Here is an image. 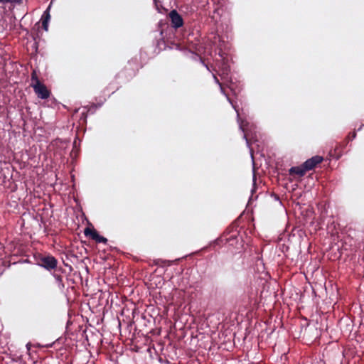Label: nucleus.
<instances>
[{"label": "nucleus", "instance_id": "2", "mask_svg": "<svg viewBox=\"0 0 364 364\" xmlns=\"http://www.w3.org/2000/svg\"><path fill=\"white\" fill-rule=\"evenodd\" d=\"M36 95L41 99H48L50 97V91L48 90L46 86L42 82L37 84H31Z\"/></svg>", "mask_w": 364, "mask_h": 364}, {"label": "nucleus", "instance_id": "13", "mask_svg": "<svg viewBox=\"0 0 364 364\" xmlns=\"http://www.w3.org/2000/svg\"><path fill=\"white\" fill-rule=\"evenodd\" d=\"M214 78H215V82H216L218 84H219V85H220V88H221V90L223 91V87H222V84L219 82L218 79L215 76H214Z\"/></svg>", "mask_w": 364, "mask_h": 364}, {"label": "nucleus", "instance_id": "6", "mask_svg": "<svg viewBox=\"0 0 364 364\" xmlns=\"http://www.w3.org/2000/svg\"><path fill=\"white\" fill-rule=\"evenodd\" d=\"M289 175L292 176H298L299 177L304 176L306 173L303 164L301 166L291 167L289 171Z\"/></svg>", "mask_w": 364, "mask_h": 364}, {"label": "nucleus", "instance_id": "5", "mask_svg": "<svg viewBox=\"0 0 364 364\" xmlns=\"http://www.w3.org/2000/svg\"><path fill=\"white\" fill-rule=\"evenodd\" d=\"M323 160V158L320 156H314L311 159L306 160L303 166H304L306 171L314 169L318 164H321Z\"/></svg>", "mask_w": 364, "mask_h": 364}, {"label": "nucleus", "instance_id": "7", "mask_svg": "<svg viewBox=\"0 0 364 364\" xmlns=\"http://www.w3.org/2000/svg\"><path fill=\"white\" fill-rule=\"evenodd\" d=\"M53 277L56 280L58 288L60 289H64L65 286H64V283L63 281V277L60 274H54Z\"/></svg>", "mask_w": 364, "mask_h": 364}, {"label": "nucleus", "instance_id": "3", "mask_svg": "<svg viewBox=\"0 0 364 364\" xmlns=\"http://www.w3.org/2000/svg\"><path fill=\"white\" fill-rule=\"evenodd\" d=\"M84 234L86 237H90L92 240H95L96 242H102L106 244L107 242V239L103 236H101L98 234V232L95 229H91L90 228H86L84 230Z\"/></svg>", "mask_w": 364, "mask_h": 364}, {"label": "nucleus", "instance_id": "17", "mask_svg": "<svg viewBox=\"0 0 364 364\" xmlns=\"http://www.w3.org/2000/svg\"><path fill=\"white\" fill-rule=\"evenodd\" d=\"M154 1H155V4H157V1H156V0H154Z\"/></svg>", "mask_w": 364, "mask_h": 364}, {"label": "nucleus", "instance_id": "4", "mask_svg": "<svg viewBox=\"0 0 364 364\" xmlns=\"http://www.w3.org/2000/svg\"><path fill=\"white\" fill-rule=\"evenodd\" d=\"M168 17L173 28H178L183 25V19L176 10L171 11L168 14Z\"/></svg>", "mask_w": 364, "mask_h": 364}, {"label": "nucleus", "instance_id": "16", "mask_svg": "<svg viewBox=\"0 0 364 364\" xmlns=\"http://www.w3.org/2000/svg\"><path fill=\"white\" fill-rule=\"evenodd\" d=\"M244 138L246 139L247 143L248 144V140H247V136H246V134H244Z\"/></svg>", "mask_w": 364, "mask_h": 364}, {"label": "nucleus", "instance_id": "9", "mask_svg": "<svg viewBox=\"0 0 364 364\" xmlns=\"http://www.w3.org/2000/svg\"><path fill=\"white\" fill-rule=\"evenodd\" d=\"M338 147H336L333 151H330V155L333 157H335L336 159H339L340 156H341V151H338Z\"/></svg>", "mask_w": 364, "mask_h": 364}, {"label": "nucleus", "instance_id": "14", "mask_svg": "<svg viewBox=\"0 0 364 364\" xmlns=\"http://www.w3.org/2000/svg\"><path fill=\"white\" fill-rule=\"evenodd\" d=\"M9 3H17L19 2V0H8Z\"/></svg>", "mask_w": 364, "mask_h": 364}, {"label": "nucleus", "instance_id": "8", "mask_svg": "<svg viewBox=\"0 0 364 364\" xmlns=\"http://www.w3.org/2000/svg\"><path fill=\"white\" fill-rule=\"evenodd\" d=\"M31 84H37V82H41L38 77L36 71L35 70H33L31 75Z\"/></svg>", "mask_w": 364, "mask_h": 364}, {"label": "nucleus", "instance_id": "11", "mask_svg": "<svg viewBox=\"0 0 364 364\" xmlns=\"http://www.w3.org/2000/svg\"><path fill=\"white\" fill-rule=\"evenodd\" d=\"M355 137H356V132H353L349 133V134L346 137V139L348 141H351V140L354 139Z\"/></svg>", "mask_w": 364, "mask_h": 364}, {"label": "nucleus", "instance_id": "15", "mask_svg": "<svg viewBox=\"0 0 364 364\" xmlns=\"http://www.w3.org/2000/svg\"><path fill=\"white\" fill-rule=\"evenodd\" d=\"M0 3H8V0H0Z\"/></svg>", "mask_w": 364, "mask_h": 364}, {"label": "nucleus", "instance_id": "1", "mask_svg": "<svg viewBox=\"0 0 364 364\" xmlns=\"http://www.w3.org/2000/svg\"><path fill=\"white\" fill-rule=\"evenodd\" d=\"M35 258L37 264L48 271H51L57 267L58 260L51 255L38 254Z\"/></svg>", "mask_w": 364, "mask_h": 364}, {"label": "nucleus", "instance_id": "12", "mask_svg": "<svg viewBox=\"0 0 364 364\" xmlns=\"http://www.w3.org/2000/svg\"><path fill=\"white\" fill-rule=\"evenodd\" d=\"M42 27L45 31H48V21L47 20L42 21Z\"/></svg>", "mask_w": 364, "mask_h": 364}, {"label": "nucleus", "instance_id": "10", "mask_svg": "<svg viewBox=\"0 0 364 364\" xmlns=\"http://www.w3.org/2000/svg\"><path fill=\"white\" fill-rule=\"evenodd\" d=\"M49 9H50V6L47 9V10L43 13V16H42V18L43 20H47L48 21H49L50 18V16L49 14Z\"/></svg>", "mask_w": 364, "mask_h": 364}]
</instances>
